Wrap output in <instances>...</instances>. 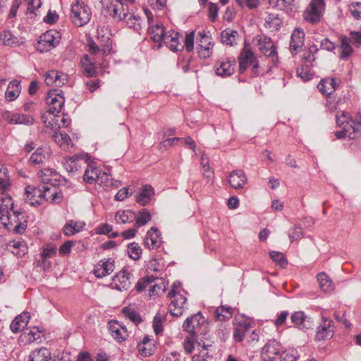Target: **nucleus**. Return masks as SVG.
<instances>
[{
  "label": "nucleus",
  "instance_id": "1",
  "mask_svg": "<svg viewBox=\"0 0 361 361\" xmlns=\"http://www.w3.org/2000/svg\"><path fill=\"white\" fill-rule=\"evenodd\" d=\"M90 8L84 2L76 0L71 6L70 18L72 23L77 27L86 25L91 19Z\"/></svg>",
  "mask_w": 361,
  "mask_h": 361
},
{
  "label": "nucleus",
  "instance_id": "2",
  "mask_svg": "<svg viewBox=\"0 0 361 361\" xmlns=\"http://www.w3.org/2000/svg\"><path fill=\"white\" fill-rule=\"evenodd\" d=\"M61 39V36L59 32L49 30L39 36L37 50L41 53L48 52L60 44Z\"/></svg>",
  "mask_w": 361,
  "mask_h": 361
},
{
  "label": "nucleus",
  "instance_id": "3",
  "mask_svg": "<svg viewBox=\"0 0 361 361\" xmlns=\"http://www.w3.org/2000/svg\"><path fill=\"white\" fill-rule=\"evenodd\" d=\"M205 326L206 321L204 317L202 314L201 312H198L185 320L183 324V329L190 334L197 336H199V334H204V337L206 338L207 333L201 331L202 327Z\"/></svg>",
  "mask_w": 361,
  "mask_h": 361
},
{
  "label": "nucleus",
  "instance_id": "4",
  "mask_svg": "<svg viewBox=\"0 0 361 361\" xmlns=\"http://www.w3.org/2000/svg\"><path fill=\"white\" fill-rule=\"evenodd\" d=\"M324 0H312L303 13V18L312 25L317 24L322 18L324 10Z\"/></svg>",
  "mask_w": 361,
  "mask_h": 361
},
{
  "label": "nucleus",
  "instance_id": "5",
  "mask_svg": "<svg viewBox=\"0 0 361 361\" xmlns=\"http://www.w3.org/2000/svg\"><path fill=\"white\" fill-rule=\"evenodd\" d=\"M214 67L218 76L227 78L235 73L236 60L233 57H221L215 62Z\"/></svg>",
  "mask_w": 361,
  "mask_h": 361
},
{
  "label": "nucleus",
  "instance_id": "6",
  "mask_svg": "<svg viewBox=\"0 0 361 361\" xmlns=\"http://www.w3.org/2000/svg\"><path fill=\"white\" fill-rule=\"evenodd\" d=\"M197 52L200 59H208L213 52L214 43L212 42V38L207 35L204 30L198 32V38L197 39Z\"/></svg>",
  "mask_w": 361,
  "mask_h": 361
},
{
  "label": "nucleus",
  "instance_id": "7",
  "mask_svg": "<svg viewBox=\"0 0 361 361\" xmlns=\"http://www.w3.org/2000/svg\"><path fill=\"white\" fill-rule=\"evenodd\" d=\"M109 14L116 22L126 20L128 16V6L123 0H113L106 5Z\"/></svg>",
  "mask_w": 361,
  "mask_h": 361
},
{
  "label": "nucleus",
  "instance_id": "8",
  "mask_svg": "<svg viewBox=\"0 0 361 361\" xmlns=\"http://www.w3.org/2000/svg\"><path fill=\"white\" fill-rule=\"evenodd\" d=\"M46 102L49 105L48 113L50 114H57L61 112L65 102L62 90H50L47 93Z\"/></svg>",
  "mask_w": 361,
  "mask_h": 361
},
{
  "label": "nucleus",
  "instance_id": "9",
  "mask_svg": "<svg viewBox=\"0 0 361 361\" xmlns=\"http://www.w3.org/2000/svg\"><path fill=\"white\" fill-rule=\"evenodd\" d=\"M335 333L334 323L331 319L322 316V322L317 329L315 340L320 341L329 339L333 337Z\"/></svg>",
  "mask_w": 361,
  "mask_h": 361
},
{
  "label": "nucleus",
  "instance_id": "10",
  "mask_svg": "<svg viewBox=\"0 0 361 361\" xmlns=\"http://www.w3.org/2000/svg\"><path fill=\"white\" fill-rule=\"evenodd\" d=\"M281 352V345L276 340H269L261 350L262 361H275Z\"/></svg>",
  "mask_w": 361,
  "mask_h": 361
},
{
  "label": "nucleus",
  "instance_id": "11",
  "mask_svg": "<svg viewBox=\"0 0 361 361\" xmlns=\"http://www.w3.org/2000/svg\"><path fill=\"white\" fill-rule=\"evenodd\" d=\"M37 175L44 185L49 184L51 186H56L60 185L61 182L65 181V179L56 170L50 168H45L40 170Z\"/></svg>",
  "mask_w": 361,
  "mask_h": 361
},
{
  "label": "nucleus",
  "instance_id": "12",
  "mask_svg": "<svg viewBox=\"0 0 361 361\" xmlns=\"http://www.w3.org/2000/svg\"><path fill=\"white\" fill-rule=\"evenodd\" d=\"M238 60L240 74L244 73L248 66L256 61V56L250 48V44L247 42L245 43L244 47L238 57Z\"/></svg>",
  "mask_w": 361,
  "mask_h": 361
},
{
  "label": "nucleus",
  "instance_id": "13",
  "mask_svg": "<svg viewBox=\"0 0 361 361\" xmlns=\"http://www.w3.org/2000/svg\"><path fill=\"white\" fill-rule=\"evenodd\" d=\"M41 185L38 186L27 185L25 189V200L33 207L42 204V193Z\"/></svg>",
  "mask_w": 361,
  "mask_h": 361
},
{
  "label": "nucleus",
  "instance_id": "14",
  "mask_svg": "<svg viewBox=\"0 0 361 361\" xmlns=\"http://www.w3.org/2000/svg\"><path fill=\"white\" fill-rule=\"evenodd\" d=\"M42 201L45 200L48 202L56 204L60 203L63 199V193L61 190L56 188V186L41 184Z\"/></svg>",
  "mask_w": 361,
  "mask_h": 361
},
{
  "label": "nucleus",
  "instance_id": "15",
  "mask_svg": "<svg viewBox=\"0 0 361 361\" xmlns=\"http://www.w3.org/2000/svg\"><path fill=\"white\" fill-rule=\"evenodd\" d=\"M340 84L339 78L327 77L319 81L317 88L322 94L329 96L337 90Z\"/></svg>",
  "mask_w": 361,
  "mask_h": 361
},
{
  "label": "nucleus",
  "instance_id": "16",
  "mask_svg": "<svg viewBox=\"0 0 361 361\" xmlns=\"http://www.w3.org/2000/svg\"><path fill=\"white\" fill-rule=\"evenodd\" d=\"M145 245L149 250L158 248L162 243L161 233L157 227H152L146 233Z\"/></svg>",
  "mask_w": 361,
  "mask_h": 361
},
{
  "label": "nucleus",
  "instance_id": "17",
  "mask_svg": "<svg viewBox=\"0 0 361 361\" xmlns=\"http://www.w3.org/2000/svg\"><path fill=\"white\" fill-rule=\"evenodd\" d=\"M139 353L143 357H150L157 350L156 342L149 336L146 335L137 345Z\"/></svg>",
  "mask_w": 361,
  "mask_h": 361
},
{
  "label": "nucleus",
  "instance_id": "18",
  "mask_svg": "<svg viewBox=\"0 0 361 361\" xmlns=\"http://www.w3.org/2000/svg\"><path fill=\"white\" fill-rule=\"evenodd\" d=\"M85 157L87 158L85 163H87V166L83 175V180L88 184H94L97 181H100V169L94 166L92 163L88 162L90 159L88 154H86Z\"/></svg>",
  "mask_w": 361,
  "mask_h": 361
},
{
  "label": "nucleus",
  "instance_id": "19",
  "mask_svg": "<svg viewBox=\"0 0 361 361\" xmlns=\"http://www.w3.org/2000/svg\"><path fill=\"white\" fill-rule=\"evenodd\" d=\"M305 32L301 28H295L290 37V51L293 56H295L304 45Z\"/></svg>",
  "mask_w": 361,
  "mask_h": 361
},
{
  "label": "nucleus",
  "instance_id": "20",
  "mask_svg": "<svg viewBox=\"0 0 361 361\" xmlns=\"http://www.w3.org/2000/svg\"><path fill=\"white\" fill-rule=\"evenodd\" d=\"M290 322L293 326L303 331L312 328V322L307 319L303 311L294 312L290 315Z\"/></svg>",
  "mask_w": 361,
  "mask_h": 361
},
{
  "label": "nucleus",
  "instance_id": "21",
  "mask_svg": "<svg viewBox=\"0 0 361 361\" xmlns=\"http://www.w3.org/2000/svg\"><path fill=\"white\" fill-rule=\"evenodd\" d=\"M260 51H265V54L273 57L277 54L276 47L274 45L270 37L264 35H259L256 37Z\"/></svg>",
  "mask_w": 361,
  "mask_h": 361
},
{
  "label": "nucleus",
  "instance_id": "22",
  "mask_svg": "<svg viewBox=\"0 0 361 361\" xmlns=\"http://www.w3.org/2000/svg\"><path fill=\"white\" fill-rule=\"evenodd\" d=\"M109 329L113 338L121 343L128 337V331L125 326L120 324L116 320L110 322Z\"/></svg>",
  "mask_w": 361,
  "mask_h": 361
},
{
  "label": "nucleus",
  "instance_id": "23",
  "mask_svg": "<svg viewBox=\"0 0 361 361\" xmlns=\"http://www.w3.org/2000/svg\"><path fill=\"white\" fill-rule=\"evenodd\" d=\"M130 278V274L126 269L116 274L113 278L116 289L121 291L128 290L131 286Z\"/></svg>",
  "mask_w": 361,
  "mask_h": 361
},
{
  "label": "nucleus",
  "instance_id": "24",
  "mask_svg": "<svg viewBox=\"0 0 361 361\" xmlns=\"http://www.w3.org/2000/svg\"><path fill=\"white\" fill-rule=\"evenodd\" d=\"M68 82V76L66 74L59 73L57 71H49L45 75V82L47 85H53L61 87Z\"/></svg>",
  "mask_w": 361,
  "mask_h": 361
},
{
  "label": "nucleus",
  "instance_id": "25",
  "mask_svg": "<svg viewBox=\"0 0 361 361\" xmlns=\"http://www.w3.org/2000/svg\"><path fill=\"white\" fill-rule=\"evenodd\" d=\"M247 181V176L244 171L241 169L233 171L228 176V183L235 189L243 188Z\"/></svg>",
  "mask_w": 361,
  "mask_h": 361
},
{
  "label": "nucleus",
  "instance_id": "26",
  "mask_svg": "<svg viewBox=\"0 0 361 361\" xmlns=\"http://www.w3.org/2000/svg\"><path fill=\"white\" fill-rule=\"evenodd\" d=\"M87 45L89 47V53L91 55H94L102 51L103 56H107L112 48L111 41L109 37H107L106 43L100 47H99L92 38H90L87 39Z\"/></svg>",
  "mask_w": 361,
  "mask_h": 361
},
{
  "label": "nucleus",
  "instance_id": "27",
  "mask_svg": "<svg viewBox=\"0 0 361 361\" xmlns=\"http://www.w3.org/2000/svg\"><path fill=\"white\" fill-rule=\"evenodd\" d=\"M30 319V315L27 312H23L16 316L10 326L11 331L16 334L24 329L28 324Z\"/></svg>",
  "mask_w": 361,
  "mask_h": 361
},
{
  "label": "nucleus",
  "instance_id": "28",
  "mask_svg": "<svg viewBox=\"0 0 361 361\" xmlns=\"http://www.w3.org/2000/svg\"><path fill=\"white\" fill-rule=\"evenodd\" d=\"M13 203L11 202V197H1L0 199V214L1 221L4 220V216H6L8 223L4 222V226L7 227L8 225H13V222L11 221V215L10 214V212L8 211V206H11V209L13 208Z\"/></svg>",
  "mask_w": 361,
  "mask_h": 361
},
{
  "label": "nucleus",
  "instance_id": "29",
  "mask_svg": "<svg viewBox=\"0 0 361 361\" xmlns=\"http://www.w3.org/2000/svg\"><path fill=\"white\" fill-rule=\"evenodd\" d=\"M114 269V261L108 259L105 261L101 260L94 270V274L97 278H103L109 275Z\"/></svg>",
  "mask_w": 361,
  "mask_h": 361
},
{
  "label": "nucleus",
  "instance_id": "30",
  "mask_svg": "<svg viewBox=\"0 0 361 361\" xmlns=\"http://www.w3.org/2000/svg\"><path fill=\"white\" fill-rule=\"evenodd\" d=\"M187 298L181 294L177 295L169 305V311L172 316L180 317L183 314V307Z\"/></svg>",
  "mask_w": 361,
  "mask_h": 361
},
{
  "label": "nucleus",
  "instance_id": "31",
  "mask_svg": "<svg viewBox=\"0 0 361 361\" xmlns=\"http://www.w3.org/2000/svg\"><path fill=\"white\" fill-rule=\"evenodd\" d=\"M154 194V188L149 185H145L142 186L140 192L136 195L135 201L139 204L145 206L150 202Z\"/></svg>",
  "mask_w": 361,
  "mask_h": 361
},
{
  "label": "nucleus",
  "instance_id": "32",
  "mask_svg": "<svg viewBox=\"0 0 361 361\" xmlns=\"http://www.w3.org/2000/svg\"><path fill=\"white\" fill-rule=\"evenodd\" d=\"M7 248L18 257H22L27 252V246L23 240L10 241L7 244Z\"/></svg>",
  "mask_w": 361,
  "mask_h": 361
},
{
  "label": "nucleus",
  "instance_id": "33",
  "mask_svg": "<svg viewBox=\"0 0 361 361\" xmlns=\"http://www.w3.org/2000/svg\"><path fill=\"white\" fill-rule=\"evenodd\" d=\"M148 33L150 35L151 39L155 42H164L166 34L165 27L162 23L152 25L148 30Z\"/></svg>",
  "mask_w": 361,
  "mask_h": 361
},
{
  "label": "nucleus",
  "instance_id": "34",
  "mask_svg": "<svg viewBox=\"0 0 361 361\" xmlns=\"http://www.w3.org/2000/svg\"><path fill=\"white\" fill-rule=\"evenodd\" d=\"M20 91V82L17 80L11 81L5 93L6 99L9 102L14 101L19 96Z\"/></svg>",
  "mask_w": 361,
  "mask_h": 361
},
{
  "label": "nucleus",
  "instance_id": "35",
  "mask_svg": "<svg viewBox=\"0 0 361 361\" xmlns=\"http://www.w3.org/2000/svg\"><path fill=\"white\" fill-rule=\"evenodd\" d=\"M182 36L179 32H173L172 34L167 35L164 39V44L173 52L181 51L180 38Z\"/></svg>",
  "mask_w": 361,
  "mask_h": 361
},
{
  "label": "nucleus",
  "instance_id": "36",
  "mask_svg": "<svg viewBox=\"0 0 361 361\" xmlns=\"http://www.w3.org/2000/svg\"><path fill=\"white\" fill-rule=\"evenodd\" d=\"M85 223L83 221H76L69 220L63 226V233L66 236L73 235L83 229Z\"/></svg>",
  "mask_w": 361,
  "mask_h": 361
},
{
  "label": "nucleus",
  "instance_id": "37",
  "mask_svg": "<svg viewBox=\"0 0 361 361\" xmlns=\"http://www.w3.org/2000/svg\"><path fill=\"white\" fill-rule=\"evenodd\" d=\"M250 328V323L245 320L238 322L233 331V339L235 342H240L243 341L245 333Z\"/></svg>",
  "mask_w": 361,
  "mask_h": 361
},
{
  "label": "nucleus",
  "instance_id": "38",
  "mask_svg": "<svg viewBox=\"0 0 361 361\" xmlns=\"http://www.w3.org/2000/svg\"><path fill=\"white\" fill-rule=\"evenodd\" d=\"M122 314L126 319H129L135 325L140 324L142 319L138 311L133 306L129 305L122 309Z\"/></svg>",
  "mask_w": 361,
  "mask_h": 361
},
{
  "label": "nucleus",
  "instance_id": "39",
  "mask_svg": "<svg viewBox=\"0 0 361 361\" xmlns=\"http://www.w3.org/2000/svg\"><path fill=\"white\" fill-rule=\"evenodd\" d=\"M85 156L74 154L72 157H66L63 161V167L68 172H75L78 170L79 161Z\"/></svg>",
  "mask_w": 361,
  "mask_h": 361
},
{
  "label": "nucleus",
  "instance_id": "40",
  "mask_svg": "<svg viewBox=\"0 0 361 361\" xmlns=\"http://www.w3.org/2000/svg\"><path fill=\"white\" fill-rule=\"evenodd\" d=\"M233 308L228 305H221L214 311V317L219 321H227L233 317Z\"/></svg>",
  "mask_w": 361,
  "mask_h": 361
},
{
  "label": "nucleus",
  "instance_id": "41",
  "mask_svg": "<svg viewBox=\"0 0 361 361\" xmlns=\"http://www.w3.org/2000/svg\"><path fill=\"white\" fill-rule=\"evenodd\" d=\"M46 159L42 147H37L36 150L30 155L28 162L29 164L34 167H39Z\"/></svg>",
  "mask_w": 361,
  "mask_h": 361
},
{
  "label": "nucleus",
  "instance_id": "42",
  "mask_svg": "<svg viewBox=\"0 0 361 361\" xmlns=\"http://www.w3.org/2000/svg\"><path fill=\"white\" fill-rule=\"evenodd\" d=\"M4 118L8 119L10 123L13 124L32 125L34 123L33 117L27 114H13L10 118Z\"/></svg>",
  "mask_w": 361,
  "mask_h": 361
},
{
  "label": "nucleus",
  "instance_id": "43",
  "mask_svg": "<svg viewBox=\"0 0 361 361\" xmlns=\"http://www.w3.org/2000/svg\"><path fill=\"white\" fill-rule=\"evenodd\" d=\"M51 353L46 348H41L32 351L29 355V361H49Z\"/></svg>",
  "mask_w": 361,
  "mask_h": 361
},
{
  "label": "nucleus",
  "instance_id": "44",
  "mask_svg": "<svg viewBox=\"0 0 361 361\" xmlns=\"http://www.w3.org/2000/svg\"><path fill=\"white\" fill-rule=\"evenodd\" d=\"M317 279L320 288L324 292H330L334 289L332 280L324 272H320L317 275Z\"/></svg>",
  "mask_w": 361,
  "mask_h": 361
},
{
  "label": "nucleus",
  "instance_id": "45",
  "mask_svg": "<svg viewBox=\"0 0 361 361\" xmlns=\"http://www.w3.org/2000/svg\"><path fill=\"white\" fill-rule=\"evenodd\" d=\"M350 39L343 36L341 37V44L340 49H341V52L340 54V58L343 60H348L349 56L353 52V49L350 44Z\"/></svg>",
  "mask_w": 361,
  "mask_h": 361
},
{
  "label": "nucleus",
  "instance_id": "46",
  "mask_svg": "<svg viewBox=\"0 0 361 361\" xmlns=\"http://www.w3.org/2000/svg\"><path fill=\"white\" fill-rule=\"evenodd\" d=\"M238 32L236 30L226 29L221 32V38L223 44L226 45L233 46L235 44Z\"/></svg>",
  "mask_w": 361,
  "mask_h": 361
},
{
  "label": "nucleus",
  "instance_id": "47",
  "mask_svg": "<svg viewBox=\"0 0 361 361\" xmlns=\"http://www.w3.org/2000/svg\"><path fill=\"white\" fill-rule=\"evenodd\" d=\"M22 215V213L18 211L13 212V216H11L12 222L17 223L14 227V231L17 233L22 234L25 232L27 226V221L24 220L21 221L19 219V216Z\"/></svg>",
  "mask_w": 361,
  "mask_h": 361
},
{
  "label": "nucleus",
  "instance_id": "48",
  "mask_svg": "<svg viewBox=\"0 0 361 361\" xmlns=\"http://www.w3.org/2000/svg\"><path fill=\"white\" fill-rule=\"evenodd\" d=\"M99 184L103 186L104 189L105 190L117 188L122 185L121 181L109 178L106 173H104L101 176V180Z\"/></svg>",
  "mask_w": 361,
  "mask_h": 361
},
{
  "label": "nucleus",
  "instance_id": "49",
  "mask_svg": "<svg viewBox=\"0 0 361 361\" xmlns=\"http://www.w3.org/2000/svg\"><path fill=\"white\" fill-rule=\"evenodd\" d=\"M0 40L5 46L14 47L18 43L17 37L13 36L12 32L8 30H4L0 33Z\"/></svg>",
  "mask_w": 361,
  "mask_h": 361
},
{
  "label": "nucleus",
  "instance_id": "50",
  "mask_svg": "<svg viewBox=\"0 0 361 361\" xmlns=\"http://www.w3.org/2000/svg\"><path fill=\"white\" fill-rule=\"evenodd\" d=\"M82 73L86 78H94L97 75V71L94 62L85 63L81 60Z\"/></svg>",
  "mask_w": 361,
  "mask_h": 361
},
{
  "label": "nucleus",
  "instance_id": "51",
  "mask_svg": "<svg viewBox=\"0 0 361 361\" xmlns=\"http://www.w3.org/2000/svg\"><path fill=\"white\" fill-rule=\"evenodd\" d=\"M117 222L126 224L132 221L135 218V214L130 210L118 212L115 216Z\"/></svg>",
  "mask_w": 361,
  "mask_h": 361
},
{
  "label": "nucleus",
  "instance_id": "52",
  "mask_svg": "<svg viewBox=\"0 0 361 361\" xmlns=\"http://www.w3.org/2000/svg\"><path fill=\"white\" fill-rule=\"evenodd\" d=\"M136 224L138 226H142L147 224L152 219L150 212L147 209H142L139 212V215L136 217Z\"/></svg>",
  "mask_w": 361,
  "mask_h": 361
},
{
  "label": "nucleus",
  "instance_id": "53",
  "mask_svg": "<svg viewBox=\"0 0 361 361\" xmlns=\"http://www.w3.org/2000/svg\"><path fill=\"white\" fill-rule=\"evenodd\" d=\"M336 124L338 127L342 128L344 124H348L352 121V117L348 112L346 111H338L336 116Z\"/></svg>",
  "mask_w": 361,
  "mask_h": 361
},
{
  "label": "nucleus",
  "instance_id": "54",
  "mask_svg": "<svg viewBox=\"0 0 361 361\" xmlns=\"http://www.w3.org/2000/svg\"><path fill=\"white\" fill-rule=\"evenodd\" d=\"M128 252L129 257L134 260H137L141 257L142 250L138 243L134 242L128 245Z\"/></svg>",
  "mask_w": 361,
  "mask_h": 361
},
{
  "label": "nucleus",
  "instance_id": "55",
  "mask_svg": "<svg viewBox=\"0 0 361 361\" xmlns=\"http://www.w3.org/2000/svg\"><path fill=\"white\" fill-rule=\"evenodd\" d=\"M126 25L130 28H133L135 32H139L142 29L141 18L139 16L130 15V16L126 19Z\"/></svg>",
  "mask_w": 361,
  "mask_h": 361
},
{
  "label": "nucleus",
  "instance_id": "56",
  "mask_svg": "<svg viewBox=\"0 0 361 361\" xmlns=\"http://www.w3.org/2000/svg\"><path fill=\"white\" fill-rule=\"evenodd\" d=\"M271 259L277 263L281 268H285L288 265V260L283 253L277 251H271L269 252Z\"/></svg>",
  "mask_w": 361,
  "mask_h": 361
},
{
  "label": "nucleus",
  "instance_id": "57",
  "mask_svg": "<svg viewBox=\"0 0 361 361\" xmlns=\"http://www.w3.org/2000/svg\"><path fill=\"white\" fill-rule=\"evenodd\" d=\"M297 75L303 81H308L312 78L313 73L308 65L302 66L297 68Z\"/></svg>",
  "mask_w": 361,
  "mask_h": 361
},
{
  "label": "nucleus",
  "instance_id": "58",
  "mask_svg": "<svg viewBox=\"0 0 361 361\" xmlns=\"http://www.w3.org/2000/svg\"><path fill=\"white\" fill-rule=\"evenodd\" d=\"M266 23L269 25V28L279 30L281 28L282 21L277 16L270 13L266 18Z\"/></svg>",
  "mask_w": 361,
  "mask_h": 361
},
{
  "label": "nucleus",
  "instance_id": "59",
  "mask_svg": "<svg viewBox=\"0 0 361 361\" xmlns=\"http://www.w3.org/2000/svg\"><path fill=\"white\" fill-rule=\"evenodd\" d=\"M194 38H195V31H192L185 35L184 45L180 46L181 51L183 49L188 52H190L194 49Z\"/></svg>",
  "mask_w": 361,
  "mask_h": 361
},
{
  "label": "nucleus",
  "instance_id": "60",
  "mask_svg": "<svg viewBox=\"0 0 361 361\" xmlns=\"http://www.w3.org/2000/svg\"><path fill=\"white\" fill-rule=\"evenodd\" d=\"M197 335L190 334L187 336L183 342L184 350L186 354H190L194 350V343L197 339Z\"/></svg>",
  "mask_w": 361,
  "mask_h": 361
},
{
  "label": "nucleus",
  "instance_id": "61",
  "mask_svg": "<svg viewBox=\"0 0 361 361\" xmlns=\"http://www.w3.org/2000/svg\"><path fill=\"white\" fill-rule=\"evenodd\" d=\"M155 278L154 276H145L141 278L136 283L135 289L137 292H142L146 289L154 281Z\"/></svg>",
  "mask_w": 361,
  "mask_h": 361
},
{
  "label": "nucleus",
  "instance_id": "62",
  "mask_svg": "<svg viewBox=\"0 0 361 361\" xmlns=\"http://www.w3.org/2000/svg\"><path fill=\"white\" fill-rule=\"evenodd\" d=\"M299 355L294 349H289L280 353V361H296Z\"/></svg>",
  "mask_w": 361,
  "mask_h": 361
},
{
  "label": "nucleus",
  "instance_id": "63",
  "mask_svg": "<svg viewBox=\"0 0 361 361\" xmlns=\"http://www.w3.org/2000/svg\"><path fill=\"white\" fill-rule=\"evenodd\" d=\"M164 320V317L160 314H157L153 319L152 322V327L156 335H159L162 333L164 328L162 325V322Z\"/></svg>",
  "mask_w": 361,
  "mask_h": 361
},
{
  "label": "nucleus",
  "instance_id": "64",
  "mask_svg": "<svg viewBox=\"0 0 361 361\" xmlns=\"http://www.w3.org/2000/svg\"><path fill=\"white\" fill-rule=\"evenodd\" d=\"M6 171L7 169L5 167L0 169V190H4L10 185V179L6 174Z\"/></svg>",
  "mask_w": 361,
  "mask_h": 361
}]
</instances>
